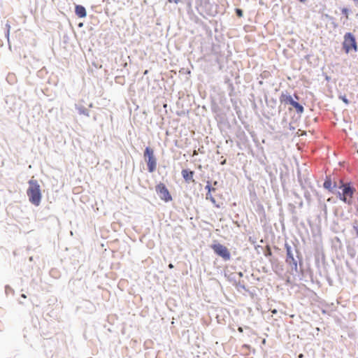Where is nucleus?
Instances as JSON below:
<instances>
[{"mask_svg": "<svg viewBox=\"0 0 358 358\" xmlns=\"http://www.w3.org/2000/svg\"><path fill=\"white\" fill-rule=\"evenodd\" d=\"M299 182H300V184H301V187L303 189V188H304V187H303V184H302V181H301V180L300 178H299Z\"/></svg>", "mask_w": 358, "mask_h": 358, "instance_id": "43", "label": "nucleus"}, {"mask_svg": "<svg viewBox=\"0 0 358 358\" xmlns=\"http://www.w3.org/2000/svg\"><path fill=\"white\" fill-rule=\"evenodd\" d=\"M206 199L207 200H210L214 205L215 207L217 208H220V205L217 204L216 203V200L212 196L211 194H210V192H207L206 194Z\"/></svg>", "mask_w": 358, "mask_h": 358, "instance_id": "20", "label": "nucleus"}, {"mask_svg": "<svg viewBox=\"0 0 358 358\" xmlns=\"http://www.w3.org/2000/svg\"><path fill=\"white\" fill-rule=\"evenodd\" d=\"M322 17H324V18L328 20L329 21H330L331 22V24H333V27L334 28L337 27L338 24L336 23H335V22H334L335 18L333 16L329 15L327 13H324V14L322 15Z\"/></svg>", "mask_w": 358, "mask_h": 358, "instance_id": "19", "label": "nucleus"}, {"mask_svg": "<svg viewBox=\"0 0 358 358\" xmlns=\"http://www.w3.org/2000/svg\"><path fill=\"white\" fill-rule=\"evenodd\" d=\"M169 3H175L176 4H178L180 2V0H168Z\"/></svg>", "mask_w": 358, "mask_h": 358, "instance_id": "37", "label": "nucleus"}, {"mask_svg": "<svg viewBox=\"0 0 358 358\" xmlns=\"http://www.w3.org/2000/svg\"><path fill=\"white\" fill-rule=\"evenodd\" d=\"M205 189L208 190V192H210L211 194L212 192H215L216 189L213 187L211 185V182L210 180H207L206 185L205 187Z\"/></svg>", "mask_w": 358, "mask_h": 358, "instance_id": "21", "label": "nucleus"}, {"mask_svg": "<svg viewBox=\"0 0 358 358\" xmlns=\"http://www.w3.org/2000/svg\"><path fill=\"white\" fill-rule=\"evenodd\" d=\"M213 183H214L215 185H217V181H214Z\"/></svg>", "mask_w": 358, "mask_h": 358, "instance_id": "52", "label": "nucleus"}, {"mask_svg": "<svg viewBox=\"0 0 358 358\" xmlns=\"http://www.w3.org/2000/svg\"><path fill=\"white\" fill-rule=\"evenodd\" d=\"M357 152H358V150H357Z\"/></svg>", "mask_w": 358, "mask_h": 358, "instance_id": "58", "label": "nucleus"}, {"mask_svg": "<svg viewBox=\"0 0 358 358\" xmlns=\"http://www.w3.org/2000/svg\"><path fill=\"white\" fill-rule=\"evenodd\" d=\"M320 259L322 261V263L324 264V262H325V256H324V253H321V254L318 253V254L315 255V264H316L317 267H319Z\"/></svg>", "mask_w": 358, "mask_h": 358, "instance_id": "17", "label": "nucleus"}, {"mask_svg": "<svg viewBox=\"0 0 358 358\" xmlns=\"http://www.w3.org/2000/svg\"><path fill=\"white\" fill-rule=\"evenodd\" d=\"M148 70H145V71H144V73H143V75H146V74H148Z\"/></svg>", "mask_w": 358, "mask_h": 358, "instance_id": "48", "label": "nucleus"}, {"mask_svg": "<svg viewBox=\"0 0 358 358\" xmlns=\"http://www.w3.org/2000/svg\"><path fill=\"white\" fill-rule=\"evenodd\" d=\"M75 13L79 18H84L87 16L86 8L82 5H76Z\"/></svg>", "mask_w": 358, "mask_h": 358, "instance_id": "13", "label": "nucleus"}, {"mask_svg": "<svg viewBox=\"0 0 358 358\" xmlns=\"http://www.w3.org/2000/svg\"><path fill=\"white\" fill-rule=\"evenodd\" d=\"M342 193L346 196L347 194L350 193H356L357 189L354 187L352 182H347L345 186H342Z\"/></svg>", "mask_w": 358, "mask_h": 358, "instance_id": "12", "label": "nucleus"}, {"mask_svg": "<svg viewBox=\"0 0 358 358\" xmlns=\"http://www.w3.org/2000/svg\"><path fill=\"white\" fill-rule=\"evenodd\" d=\"M323 187L329 192L334 193V189L337 188V184L336 182L333 183L331 176H327L323 183Z\"/></svg>", "mask_w": 358, "mask_h": 358, "instance_id": "10", "label": "nucleus"}, {"mask_svg": "<svg viewBox=\"0 0 358 358\" xmlns=\"http://www.w3.org/2000/svg\"><path fill=\"white\" fill-rule=\"evenodd\" d=\"M143 158L146 162L148 172H155L157 169V159L154 154V150L151 147H145L143 152Z\"/></svg>", "mask_w": 358, "mask_h": 358, "instance_id": "4", "label": "nucleus"}, {"mask_svg": "<svg viewBox=\"0 0 358 358\" xmlns=\"http://www.w3.org/2000/svg\"><path fill=\"white\" fill-rule=\"evenodd\" d=\"M336 195L337 198L343 201V202H347V197L340 191L336 190V189H334V192L333 193Z\"/></svg>", "mask_w": 358, "mask_h": 358, "instance_id": "18", "label": "nucleus"}, {"mask_svg": "<svg viewBox=\"0 0 358 358\" xmlns=\"http://www.w3.org/2000/svg\"><path fill=\"white\" fill-rule=\"evenodd\" d=\"M6 31L5 32V36L8 39V45H9V48H10V41H9L10 26V24L8 23H7L6 24Z\"/></svg>", "mask_w": 358, "mask_h": 358, "instance_id": "22", "label": "nucleus"}, {"mask_svg": "<svg viewBox=\"0 0 358 358\" xmlns=\"http://www.w3.org/2000/svg\"><path fill=\"white\" fill-rule=\"evenodd\" d=\"M304 197L307 199V200H310V194L309 193L308 191H306L304 192Z\"/></svg>", "mask_w": 358, "mask_h": 358, "instance_id": "32", "label": "nucleus"}, {"mask_svg": "<svg viewBox=\"0 0 358 358\" xmlns=\"http://www.w3.org/2000/svg\"><path fill=\"white\" fill-rule=\"evenodd\" d=\"M75 108L80 115H83L87 117L90 116V111L85 106L80 103L75 104Z\"/></svg>", "mask_w": 358, "mask_h": 358, "instance_id": "14", "label": "nucleus"}, {"mask_svg": "<svg viewBox=\"0 0 358 358\" xmlns=\"http://www.w3.org/2000/svg\"><path fill=\"white\" fill-rule=\"evenodd\" d=\"M261 246L260 245H257V246H255V248H260Z\"/></svg>", "mask_w": 358, "mask_h": 358, "instance_id": "57", "label": "nucleus"}, {"mask_svg": "<svg viewBox=\"0 0 358 358\" xmlns=\"http://www.w3.org/2000/svg\"><path fill=\"white\" fill-rule=\"evenodd\" d=\"M351 13V10L346 7H344L341 9V13L345 15L347 18H348L349 14Z\"/></svg>", "mask_w": 358, "mask_h": 358, "instance_id": "24", "label": "nucleus"}, {"mask_svg": "<svg viewBox=\"0 0 358 358\" xmlns=\"http://www.w3.org/2000/svg\"><path fill=\"white\" fill-rule=\"evenodd\" d=\"M230 280L231 281H234V285H235V287L238 289L239 288L243 289V290H245L247 291V288H246V286L244 284V282L243 281H237L234 278H230Z\"/></svg>", "mask_w": 358, "mask_h": 358, "instance_id": "16", "label": "nucleus"}, {"mask_svg": "<svg viewBox=\"0 0 358 358\" xmlns=\"http://www.w3.org/2000/svg\"><path fill=\"white\" fill-rule=\"evenodd\" d=\"M249 241L253 244H255L256 243V238H254V237H251L250 236L249 237Z\"/></svg>", "mask_w": 358, "mask_h": 358, "instance_id": "34", "label": "nucleus"}, {"mask_svg": "<svg viewBox=\"0 0 358 358\" xmlns=\"http://www.w3.org/2000/svg\"><path fill=\"white\" fill-rule=\"evenodd\" d=\"M262 343H266V339H263Z\"/></svg>", "mask_w": 358, "mask_h": 358, "instance_id": "53", "label": "nucleus"}, {"mask_svg": "<svg viewBox=\"0 0 358 358\" xmlns=\"http://www.w3.org/2000/svg\"><path fill=\"white\" fill-rule=\"evenodd\" d=\"M5 292H6V295H8L9 293L13 294L14 293V290L9 285H6V287H5Z\"/></svg>", "mask_w": 358, "mask_h": 358, "instance_id": "27", "label": "nucleus"}, {"mask_svg": "<svg viewBox=\"0 0 358 358\" xmlns=\"http://www.w3.org/2000/svg\"><path fill=\"white\" fill-rule=\"evenodd\" d=\"M285 262L288 266H290L292 274H294V271H297L299 259L296 258V257H294V256H293L290 258L285 259Z\"/></svg>", "mask_w": 358, "mask_h": 358, "instance_id": "11", "label": "nucleus"}, {"mask_svg": "<svg viewBox=\"0 0 358 358\" xmlns=\"http://www.w3.org/2000/svg\"><path fill=\"white\" fill-rule=\"evenodd\" d=\"M222 165H224L226 164V159L223 160L222 162H221L220 163Z\"/></svg>", "mask_w": 358, "mask_h": 358, "instance_id": "46", "label": "nucleus"}, {"mask_svg": "<svg viewBox=\"0 0 358 358\" xmlns=\"http://www.w3.org/2000/svg\"><path fill=\"white\" fill-rule=\"evenodd\" d=\"M229 88L230 89V92H229V95L231 96H232V92H234V90L233 83H229Z\"/></svg>", "mask_w": 358, "mask_h": 358, "instance_id": "30", "label": "nucleus"}, {"mask_svg": "<svg viewBox=\"0 0 358 358\" xmlns=\"http://www.w3.org/2000/svg\"><path fill=\"white\" fill-rule=\"evenodd\" d=\"M211 248L214 253L221 257L224 262H227L231 259V252L225 245L220 243H216L211 245Z\"/></svg>", "mask_w": 358, "mask_h": 358, "instance_id": "6", "label": "nucleus"}, {"mask_svg": "<svg viewBox=\"0 0 358 358\" xmlns=\"http://www.w3.org/2000/svg\"><path fill=\"white\" fill-rule=\"evenodd\" d=\"M185 73H186L187 74H190L191 71H190V70H189V69H186Z\"/></svg>", "mask_w": 358, "mask_h": 358, "instance_id": "45", "label": "nucleus"}, {"mask_svg": "<svg viewBox=\"0 0 358 358\" xmlns=\"http://www.w3.org/2000/svg\"><path fill=\"white\" fill-rule=\"evenodd\" d=\"M264 100L267 107V110L263 113V115L266 119L270 120L271 117H274L277 113H280L281 112V106L277 108L278 102L275 98H268L267 94H264ZM280 105L282 104L280 103Z\"/></svg>", "mask_w": 358, "mask_h": 358, "instance_id": "3", "label": "nucleus"}, {"mask_svg": "<svg viewBox=\"0 0 358 358\" xmlns=\"http://www.w3.org/2000/svg\"><path fill=\"white\" fill-rule=\"evenodd\" d=\"M115 81L118 84L123 85L124 83V79L122 76H115Z\"/></svg>", "mask_w": 358, "mask_h": 358, "instance_id": "26", "label": "nucleus"}, {"mask_svg": "<svg viewBox=\"0 0 358 358\" xmlns=\"http://www.w3.org/2000/svg\"><path fill=\"white\" fill-rule=\"evenodd\" d=\"M169 268H173V264H170L169 265Z\"/></svg>", "mask_w": 358, "mask_h": 358, "instance_id": "50", "label": "nucleus"}, {"mask_svg": "<svg viewBox=\"0 0 358 358\" xmlns=\"http://www.w3.org/2000/svg\"><path fill=\"white\" fill-rule=\"evenodd\" d=\"M295 252L296 254V258L299 259L298 264V269L297 271H294V274L298 275L300 278L304 277L305 275V268L304 264L303 262V257L301 252L297 249L296 246L295 247Z\"/></svg>", "mask_w": 358, "mask_h": 358, "instance_id": "8", "label": "nucleus"}, {"mask_svg": "<svg viewBox=\"0 0 358 358\" xmlns=\"http://www.w3.org/2000/svg\"><path fill=\"white\" fill-rule=\"evenodd\" d=\"M293 98H294L295 100H296L297 101H299V99H300L299 96V95H297L296 94H294V96H293Z\"/></svg>", "mask_w": 358, "mask_h": 358, "instance_id": "38", "label": "nucleus"}, {"mask_svg": "<svg viewBox=\"0 0 358 358\" xmlns=\"http://www.w3.org/2000/svg\"><path fill=\"white\" fill-rule=\"evenodd\" d=\"M346 182H344L343 180H341L339 181V184L337 185V188L339 189H343L342 186H345L346 185Z\"/></svg>", "mask_w": 358, "mask_h": 358, "instance_id": "28", "label": "nucleus"}, {"mask_svg": "<svg viewBox=\"0 0 358 358\" xmlns=\"http://www.w3.org/2000/svg\"><path fill=\"white\" fill-rule=\"evenodd\" d=\"M345 203L348 204V206H351L353 203L352 199L351 198H347V202H344Z\"/></svg>", "mask_w": 358, "mask_h": 358, "instance_id": "33", "label": "nucleus"}, {"mask_svg": "<svg viewBox=\"0 0 358 358\" xmlns=\"http://www.w3.org/2000/svg\"><path fill=\"white\" fill-rule=\"evenodd\" d=\"M287 117L285 115L282 120V122H281V124H287Z\"/></svg>", "mask_w": 358, "mask_h": 358, "instance_id": "35", "label": "nucleus"}, {"mask_svg": "<svg viewBox=\"0 0 358 358\" xmlns=\"http://www.w3.org/2000/svg\"><path fill=\"white\" fill-rule=\"evenodd\" d=\"M92 106H93V104H92V103H90V104L89 105V107H90V108H92Z\"/></svg>", "mask_w": 358, "mask_h": 358, "instance_id": "51", "label": "nucleus"}, {"mask_svg": "<svg viewBox=\"0 0 358 358\" xmlns=\"http://www.w3.org/2000/svg\"><path fill=\"white\" fill-rule=\"evenodd\" d=\"M234 10L237 17H242L243 16V10L241 8H236Z\"/></svg>", "mask_w": 358, "mask_h": 358, "instance_id": "25", "label": "nucleus"}, {"mask_svg": "<svg viewBox=\"0 0 358 358\" xmlns=\"http://www.w3.org/2000/svg\"><path fill=\"white\" fill-rule=\"evenodd\" d=\"M338 99L342 100L343 102L346 105H349L350 104V101L348 100V99L347 98V96L344 94V95H342V94H340L338 96Z\"/></svg>", "mask_w": 358, "mask_h": 358, "instance_id": "23", "label": "nucleus"}, {"mask_svg": "<svg viewBox=\"0 0 358 358\" xmlns=\"http://www.w3.org/2000/svg\"><path fill=\"white\" fill-rule=\"evenodd\" d=\"M243 347L245 348H250V346L249 345H248V344H245L243 345Z\"/></svg>", "mask_w": 358, "mask_h": 358, "instance_id": "44", "label": "nucleus"}, {"mask_svg": "<svg viewBox=\"0 0 358 358\" xmlns=\"http://www.w3.org/2000/svg\"><path fill=\"white\" fill-rule=\"evenodd\" d=\"M355 194V193H350V194H347V195H346V197H347V198H351V199H352V198H353V196H354V194Z\"/></svg>", "mask_w": 358, "mask_h": 358, "instance_id": "39", "label": "nucleus"}, {"mask_svg": "<svg viewBox=\"0 0 358 358\" xmlns=\"http://www.w3.org/2000/svg\"><path fill=\"white\" fill-rule=\"evenodd\" d=\"M182 178L187 183L195 182L194 180V171L189 169H183L181 171Z\"/></svg>", "mask_w": 358, "mask_h": 358, "instance_id": "9", "label": "nucleus"}, {"mask_svg": "<svg viewBox=\"0 0 358 358\" xmlns=\"http://www.w3.org/2000/svg\"><path fill=\"white\" fill-rule=\"evenodd\" d=\"M325 80H327V81H329L331 80V77L327 76V75H326L325 76Z\"/></svg>", "mask_w": 358, "mask_h": 358, "instance_id": "41", "label": "nucleus"}, {"mask_svg": "<svg viewBox=\"0 0 358 358\" xmlns=\"http://www.w3.org/2000/svg\"><path fill=\"white\" fill-rule=\"evenodd\" d=\"M252 106L253 108H257V104H256V103H255V102H253V103H252Z\"/></svg>", "mask_w": 358, "mask_h": 358, "instance_id": "42", "label": "nucleus"}, {"mask_svg": "<svg viewBox=\"0 0 358 358\" xmlns=\"http://www.w3.org/2000/svg\"><path fill=\"white\" fill-rule=\"evenodd\" d=\"M285 249L286 250L285 259H288L294 256L292 248L287 242H285Z\"/></svg>", "mask_w": 358, "mask_h": 358, "instance_id": "15", "label": "nucleus"}, {"mask_svg": "<svg viewBox=\"0 0 358 358\" xmlns=\"http://www.w3.org/2000/svg\"><path fill=\"white\" fill-rule=\"evenodd\" d=\"M237 275L239 276V278L243 277V273L240 271L237 273Z\"/></svg>", "mask_w": 358, "mask_h": 358, "instance_id": "40", "label": "nucleus"}, {"mask_svg": "<svg viewBox=\"0 0 358 358\" xmlns=\"http://www.w3.org/2000/svg\"><path fill=\"white\" fill-rule=\"evenodd\" d=\"M272 255H273V253L270 248L264 252V255L266 257H270L272 256Z\"/></svg>", "mask_w": 358, "mask_h": 358, "instance_id": "29", "label": "nucleus"}, {"mask_svg": "<svg viewBox=\"0 0 358 358\" xmlns=\"http://www.w3.org/2000/svg\"><path fill=\"white\" fill-rule=\"evenodd\" d=\"M29 187L27 194L29 201L34 206H38L41 201L42 194L40 185L36 180H30L28 182Z\"/></svg>", "mask_w": 358, "mask_h": 358, "instance_id": "1", "label": "nucleus"}, {"mask_svg": "<svg viewBox=\"0 0 358 358\" xmlns=\"http://www.w3.org/2000/svg\"><path fill=\"white\" fill-rule=\"evenodd\" d=\"M303 357V355H302V354H300V355H299V357L301 358V357Z\"/></svg>", "mask_w": 358, "mask_h": 358, "instance_id": "54", "label": "nucleus"}, {"mask_svg": "<svg viewBox=\"0 0 358 358\" xmlns=\"http://www.w3.org/2000/svg\"><path fill=\"white\" fill-rule=\"evenodd\" d=\"M353 229L355 231L356 237L358 238V225L356 223L353 224Z\"/></svg>", "mask_w": 358, "mask_h": 358, "instance_id": "31", "label": "nucleus"}, {"mask_svg": "<svg viewBox=\"0 0 358 358\" xmlns=\"http://www.w3.org/2000/svg\"><path fill=\"white\" fill-rule=\"evenodd\" d=\"M342 46L344 52L348 54L350 51H358V45L356 38L352 32H346L343 36Z\"/></svg>", "mask_w": 358, "mask_h": 358, "instance_id": "5", "label": "nucleus"}, {"mask_svg": "<svg viewBox=\"0 0 358 358\" xmlns=\"http://www.w3.org/2000/svg\"><path fill=\"white\" fill-rule=\"evenodd\" d=\"M81 26H83V23H80V24H79V27H81Z\"/></svg>", "mask_w": 358, "mask_h": 358, "instance_id": "56", "label": "nucleus"}, {"mask_svg": "<svg viewBox=\"0 0 358 358\" xmlns=\"http://www.w3.org/2000/svg\"><path fill=\"white\" fill-rule=\"evenodd\" d=\"M352 1L358 3V0H352Z\"/></svg>", "mask_w": 358, "mask_h": 358, "instance_id": "55", "label": "nucleus"}, {"mask_svg": "<svg viewBox=\"0 0 358 358\" xmlns=\"http://www.w3.org/2000/svg\"><path fill=\"white\" fill-rule=\"evenodd\" d=\"M21 297H22V298H24V299H26V298H27V296H26V295H25L24 294H21Z\"/></svg>", "mask_w": 358, "mask_h": 358, "instance_id": "47", "label": "nucleus"}, {"mask_svg": "<svg viewBox=\"0 0 358 358\" xmlns=\"http://www.w3.org/2000/svg\"><path fill=\"white\" fill-rule=\"evenodd\" d=\"M155 191L160 199L164 202L167 203L172 201V196L164 183L159 182L157 184L155 187Z\"/></svg>", "mask_w": 358, "mask_h": 358, "instance_id": "7", "label": "nucleus"}, {"mask_svg": "<svg viewBox=\"0 0 358 358\" xmlns=\"http://www.w3.org/2000/svg\"><path fill=\"white\" fill-rule=\"evenodd\" d=\"M289 129L291 131L295 130V127L292 125V124L291 122L289 123Z\"/></svg>", "mask_w": 358, "mask_h": 358, "instance_id": "36", "label": "nucleus"}, {"mask_svg": "<svg viewBox=\"0 0 358 358\" xmlns=\"http://www.w3.org/2000/svg\"><path fill=\"white\" fill-rule=\"evenodd\" d=\"M279 100L281 104L291 106L299 115H301L304 112L303 105L295 100L287 90L281 92Z\"/></svg>", "mask_w": 358, "mask_h": 358, "instance_id": "2", "label": "nucleus"}, {"mask_svg": "<svg viewBox=\"0 0 358 358\" xmlns=\"http://www.w3.org/2000/svg\"><path fill=\"white\" fill-rule=\"evenodd\" d=\"M238 331H239L240 332H243V329H242L241 327H239V328H238Z\"/></svg>", "mask_w": 358, "mask_h": 358, "instance_id": "49", "label": "nucleus"}]
</instances>
